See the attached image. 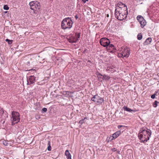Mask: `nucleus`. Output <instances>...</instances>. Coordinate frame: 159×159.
Instances as JSON below:
<instances>
[{
    "instance_id": "nucleus-1",
    "label": "nucleus",
    "mask_w": 159,
    "mask_h": 159,
    "mask_svg": "<svg viewBox=\"0 0 159 159\" xmlns=\"http://www.w3.org/2000/svg\"><path fill=\"white\" fill-rule=\"evenodd\" d=\"M128 13L127 10H123V9L119 8L116 9L115 10V17L118 20H122L127 17Z\"/></svg>"
},
{
    "instance_id": "nucleus-2",
    "label": "nucleus",
    "mask_w": 159,
    "mask_h": 159,
    "mask_svg": "<svg viewBox=\"0 0 159 159\" xmlns=\"http://www.w3.org/2000/svg\"><path fill=\"white\" fill-rule=\"evenodd\" d=\"M73 22L69 17L64 19L61 22V26L63 29H70L72 26Z\"/></svg>"
},
{
    "instance_id": "nucleus-3",
    "label": "nucleus",
    "mask_w": 159,
    "mask_h": 159,
    "mask_svg": "<svg viewBox=\"0 0 159 159\" xmlns=\"http://www.w3.org/2000/svg\"><path fill=\"white\" fill-rule=\"evenodd\" d=\"M30 9L34 11V13H36L40 11V4L37 1H32L29 3Z\"/></svg>"
},
{
    "instance_id": "nucleus-4",
    "label": "nucleus",
    "mask_w": 159,
    "mask_h": 159,
    "mask_svg": "<svg viewBox=\"0 0 159 159\" xmlns=\"http://www.w3.org/2000/svg\"><path fill=\"white\" fill-rule=\"evenodd\" d=\"M11 114L12 125H14L16 123H17L20 121V114L18 112L15 111L12 112Z\"/></svg>"
},
{
    "instance_id": "nucleus-5",
    "label": "nucleus",
    "mask_w": 159,
    "mask_h": 159,
    "mask_svg": "<svg viewBox=\"0 0 159 159\" xmlns=\"http://www.w3.org/2000/svg\"><path fill=\"white\" fill-rule=\"evenodd\" d=\"M91 100L96 103H102L104 102V99L97 95H94L91 98Z\"/></svg>"
},
{
    "instance_id": "nucleus-6",
    "label": "nucleus",
    "mask_w": 159,
    "mask_h": 159,
    "mask_svg": "<svg viewBox=\"0 0 159 159\" xmlns=\"http://www.w3.org/2000/svg\"><path fill=\"white\" fill-rule=\"evenodd\" d=\"M101 45L104 47L108 46L110 43V40L107 38H102L100 41Z\"/></svg>"
},
{
    "instance_id": "nucleus-7",
    "label": "nucleus",
    "mask_w": 159,
    "mask_h": 159,
    "mask_svg": "<svg viewBox=\"0 0 159 159\" xmlns=\"http://www.w3.org/2000/svg\"><path fill=\"white\" fill-rule=\"evenodd\" d=\"M140 131L143 133V134L147 135V136L149 137H150L151 134V131L146 127L142 128L141 129Z\"/></svg>"
},
{
    "instance_id": "nucleus-8",
    "label": "nucleus",
    "mask_w": 159,
    "mask_h": 159,
    "mask_svg": "<svg viewBox=\"0 0 159 159\" xmlns=\"http://www.w3.org/2000/svg\"><path fill=\"white\" fill-rule=\"evenodd\" d=\"M139 137L142 142L143 143L146 142L149 139V137L144 134L141 131L139 134Z\"/></svg>"
},
{
    "instance_id": "nucleus-9",
    "label": "nucleus",
    "mask_w": 159,
    "mask_h": 159,
    "mask_svg": "<svg viewBox=\"0 0 159 159\" xmlns=\"http://www.w3.org/2000/svg\"><path fill=\"white\" fill-rule=\"evenodd\" d=\"M36 77L34 76H30L27 80V84H30L34 83L35 81Z\"/></svg>"
},
{
    "instance_id": "nucleus-10",
    "label": "nucleus",
    "mask_w": 159,
    "mask_h": 159,
    "mask_svg": "<svg viewBox=\"0 0 159 159\" xmlns=\"http://www.w3.org/2000/svg\"><path fill=\"white\" fill-rule=\"evenodd\" d=\"M121 54L122 57H128L129 55V51L128 49H125L121 52Z\"/></svg>"
},
{
    "instance_id": "nucleus-11",
    "label": "nucleus",
    "mask_w": 159,
    "mask_h": 159,
    "mask_svg": "<svg viewBox=\"0 0 159 159\" xmlns=\"http://www.w3.org/2000/svg\"><path fill=\"white\" fill-rule=\"evenodd\" d=\"M119 8L123 9V10H127V6L122 2H120L117 5L116 9H118Z\"/></svg>"
},
{
    "instance_id": "nucleus-12",
    "label": "nucleus",
    "mask_w": 159,
    "mask_h": 159,
    "mask_svg": "<svg viewBox=\"0 0 159 159\" xmlns=\"http://www.w3.org/2000/svg\"><path fill=\"white\" fill-rule=\"evenodd\" d=\"M121 133L120 131H118L116 133L112 134V139L111 140H113V139H116L120 134Z\"/></svg>"
},
{
    "instance_id": "nucleus-13",
    "label": "nucleus",
    "mask_w": 159,
    "mask_h": 159,
    "mask_svg": "<svg viewBox=\"0 0 159 159\" xmlns=\"http://www.w3.org/2000/svg\"><path fill=\"white\" fill-rule=\"evenodd\" d=\"M65 154L67 159H71V155L69 153L68 150H67L66 151Z\"/></svg>"
},
{
    "instance_id": "nucleus-14",
    "label": "nucleus",
    "mask_w": 159,
    "mask_h": 159,
    "mask_svg": "<svg viewBox=\"0 0 159 159\" xmlns=\"http://www.w3.org/2000/svg\"><path fill=\"white\" fill-rule=\"evenodd\" d=\"M152 41V39L151 38H148L147 39L145 42H144V44L145 45H148Z\"/></svg>"
},
{
    "instance_id": "nucleus-15",
    "label": "nucleus",
    "mask_w": 159,
    "mask_h": 159,
    "mask_svg": "<svg viewBox=\"0 0 159 159\" xmlns=\"http://www.w3.org/2000/svg\"><path fill=\"white\" fill-rule=\"evenodd\" d=\"M137 19L139 22L142 21V20H145L141 16H138L137 17Z\"/></svg>"
},
{
    "instance_id": "nucleus-16",
    "label": "nucleus",
    "mask_w": 159,
    "mask_h": 159,
    "mask_svg": "<svg viewBox=\"0 0 159 159\" xmlns=\"http://www.w3.org/2000/svg\"><path fill=\"white\" fill-rule=\"evenodd\" d=\"M139 23L141 24V27L142 28L143 27L146 25V22L145 20H142V21Z\"/></svg>"
},
{
    "instance_id": "nucleus-17",
    "label": "nucleus",
    "mask_w": 159,
    "mask_h": 159,
    "mask_svg": "<svg viewBox=\"0 0 159 159\" xmlns=\"http://www.w3.org/2000/svg\"><path fill=\"white\" fill-rule=\"evenodd\" d=\"M124 108L125 110L129 112H131L133 111L130 108H128L127 107H124Z\"/></svg>"
},
{
    "instance_id": "nucleus-18",
    "label": "nucleus",
    "mask_w": 159,
    "mask_h": 159,
    "mask_svg": "<svg viewBox=\"0 0 159 159\" xmlns=\"http://www.w3.org/2000/svg\"><path fill=\"white\" fill-rule=\"evenodd\" d=\"M142 38V35L141 33L137 35V39L139 40L141 39Z\"/></svg>"
},
{
    "instance_id": "nucleus-19",
    "label": "nucleus",
    "mask_w": 159,
    "mask_h": 159,
    "mask_svg": "<svg viewBox=\"0 0 159 159\" xmlns=\"http://www.w3.org/2000/svg\"><path fill=\"white\" fill-rule=\"evenodd\" d=\"M159 102H157V101H155L153 104V107H156L157 106V103H159Z\"/></svg>"
},
{
    "instance_id": "nucleus-20",
    "label": "nucleus",
    "mask_w": 159,
    "mask_h": 159,
    "mask_svg": "<svg viewBox=\"0 0 159 159\" xmlns=\"http://www.w3.org/2000/svg\"><path fill=\"white\" fill-rule=\"evenodd\" d=\"M100 75L101 76H102V75H101V74H100ZM102 78L103 79L106 80H109L110 79V77L109 76H106L105 75H103Z\"/></svg>"
},
{
    "instance_id": "nucleus-21",
    "label": "nucleus",
    "mask_w": 159,
    "mask_h": 159,
    "mask_svg": "<svg viewBox=\"0 0 159 159\" xmlns=\"http://www.w3.org/2000/svg\"><path fill=\"white\" fill-rule=\"evenodd\" d=\"M80 34L78 33L75 34V37L76 38V39H77L78 40V39L80 38Z\"/></svg>"
},
{
    "instance_id": "nucleus-22",
    "label": "nucleus",
    "mask_w": 159,
    "mask_h": 159,
    "mask_svg": "<svg viewBox=\"0 0 159 159\" xmlns=\"http://www.w3.org/2000/svg\"><path fill=\"white\" fill-rule=\"evenodd\" d=\"M107 48H109L110 49L111 48L112 49H113L114 48V46L112 44H110L108 45V46L106 47Z\"/></svg>"
},
{
    "instance_id": "nucleus-23",
    "label": "nucleus",
    "mask_w": 159,
    "mask_h": 159,
    "mask_svg": "<svg viewBox=\"0 0 159 159\" xmlns=\"http://www.w3.org/2000/svg\"><path fill=\"white\" fill-rule=\"evenodd\" d=\"M48 150L49 151H51V147L50 146V143L49 141H48Z\"/></svg>"
},
{
    "instance_id": "nucleus-24",
    "label": "nucleus",
    "mask_w": 159,
    "mask_h": 159,
    "mask_svg": "<svg viewBox=\"0 0 159 159\" xmlns=\"http://www.w3.org/2000/svg\"><path fill=\"white\" fill-rule=\"evenodd\" d=\"M39 106L37 104H35V105L34 106V108L36 110L39 109Z\"/></svg>"
},
{
    "instance_id": "nucleus-25",
    "label": "nucleus",
    "mask_w": 159,
    "mask_h": 159,
    "mask_svg": "<svg viewBox=\"0 0 159 159\" xmlns=\"http://www.w3.org/2000/svg\"><path fill=\"white\" fill-rule=\"evenodd\" d=\"M78 40L76 39L75 36L73 38V39L71 41L72 43H76L78 41Z\"/></svg>"
},
{
    "instance_id": "nucleus-26",
    "label": "nucleus",
    "mask_w": 159,
    "mask_h": 159,
    "mask_svg": "<svg viewBox=\"0 0 159 159\" xmlns=\"http://www.w3.org/2000/svg\"><path fill=\"white\" fill-rule=\"evenodd\" d=\"M6 42H8V44H11L12 43V40H10L8 39H7L6 40Z\"/></svg>"
},
{
    "instance_id": "nucleus-27",
    "label": "nucleus",
    "mask_w": 159,
    "mask_h": 159,
    "mask_svg": "<svg viewBox=\"0 0 159 159\" xmlns=\"http://www.w3.org/2000/svg\"><path fill=\"white\" fill-rule=\"evenodd\" d=\"M87 118H85L84 119H83L81 120H80L79 122V123L81 125H82L83 123V121L85 119H86Z\"/></svg>"
},
{
    "instance_id": "nucleus-28",
    "label": "nucleus",
    "mask_w": 159,
    "mask_h": 159,
    "mask_svg": "<svg viewBox=\"0 0 159 159\" xmlns=\"http://www.w3.org/2000/svg\"><path fill=\"white\" fill-rule=\"evenodd\" d=\"M3 8L5 10H8L9 9V8L7 5H5L4 6Z\"/></svg>"
},
{
    "instance_id": "nucleus-29",
    "label": "nucleus",
    "mask_w": 159,
    "mask_h": 159,
    "mask_svg": "<svg viewBox=\"0 0 159 159\" xmlns=\"http://www.w3.org/2000/svg\"><path fill=\"white\" fill-rule=\"evenodd\" d=\"M3 144L5 145V146H7V141L5 140H4L2 141Z\"/></svg>"
},
{
    "instance_id": "nucleus-30",
    "label": "nucleus",
    "mask_w": 159,
    "mask_h": 159,
    "mask_svg": "<svg viewBox=\"0 0 159 159\" xmlns=\"http://www.w3.org/2000/svg\"><path fill=\"white\" fill-rule=\"evenodd\" d=\"M42 111L44 112H46L47 111V109L46 108H43L42 109Z\"/></svg>"
},
{
    "instance_id": "nucleus-31",
    "label": "nucleus",
    "mask_w": 159,
    "mask_h": 159,
    "mask_svg": "<svg viewBox=\"0 0 159 159\" xmlns=\"http://www.w3.org/2000/svg\"><path fill=\"white\" fill-rule=\"evenodd\" d=\"M155 95L154 94L152 95L151 96V98L152 99L154 98H155Z\"/></svg>"
},
{
    "instance_id": "nucleus-32",
    "label": "nucleus",
    "mask_w": 159,
    "mask_h": 159,
    "mask_svg": "<svg viewBox=\"0 0 159 159\" xmlns=\"http://www.w3.org/2000/svg\"><path fill=\"white\" fill-rule=\"evenodd\" d=\"M112 150L113 152H115L117 151L116 149L115 148H112Z\"/></svg>"
},
{
    "instance_id": "nucleus-33",
    "label": "nucleus",
    "mask_w": 159,
    "mask_h": 159,
    "mask_svg": "<svg viewBox=\"0 0 159 159\" xmlns=\"http://www.w3.org/2000/svg\"><path fill=\"white\" fill-rule=\"evenodd\" d=\"M158 93V91H156L154 94L156 95H157V94Z\"/></svg>"
},
{
    "instance_id": "nucleus-34",
    "label": "nucleus",
    "mask_w": 159,
    "mask_h": 159,
    "mask_svg": "<svg viewBox=\"0 0 159 159\" xmlns=\"http://www.w3.org/2000/svg\"><path fill=\"white\" fill-rule=\"evenodd\" d=\"M123 126L122 125H119L118 126V128L119 129H120V128H121V127H122Z\"/></svg>"
},
{
    "instance_id": "nucleus-35",
    "label": "nucleus",
    "mask_w": 159,
    "mask_h": 159,
    "mask_svg": "<svg viewBox=\"0 0 159 159\" xmlns=\"http://www.w3.org/2000/svg\"><path fill=\"white\" fill-rule=\"evenodd\" d=\"M88 0H82V1L84 2V3H85L86 2V1H88Z\"/></svg>"
},
{
    "instance_id": "nucleus-36",
    "label": "nucleus",
    "mask_w": 159,
    "mask_h": 159,
    "mask_svg": "<svg viewBox=\"0 0 159 159\" xmlns=\"http://www.w3.org/2000/svg\"><path fill=\"white\" fill-rule=\"evenodd\" d=\"M78 16H77V15H76V16H75V19H78Z\"/></svg>"
},
{
    "instance_id": "nucleus-37",
    "label": "nucleus",
    "mask_w": 159,
    "mask_h": 159,
    "mask_svg": "<svg viewBox=\"0 0 159 159\" xmlns=\"http://www.w3.org/2000/svg\"><path fill=\"white\" fill-rule=\"evenodd\" d=\"M66 94H69V91H66Z\"/></svg>"
},
{
    "instance_id": "nucleus-38",
    "label": "nucleus",
    "mask_w": 159,
    "mask_h": 159,
    "mask_svg": "<svg viewBox=\"0 0 159 159\" xmlns=\"http://www.w3.org/2000/svg\"><path fill=\"white\" fill-rule=\"evenodd\" d=\"M107 17H108V16H109V15H108H108H107Z\"/></svg>"
}]
</instances>
